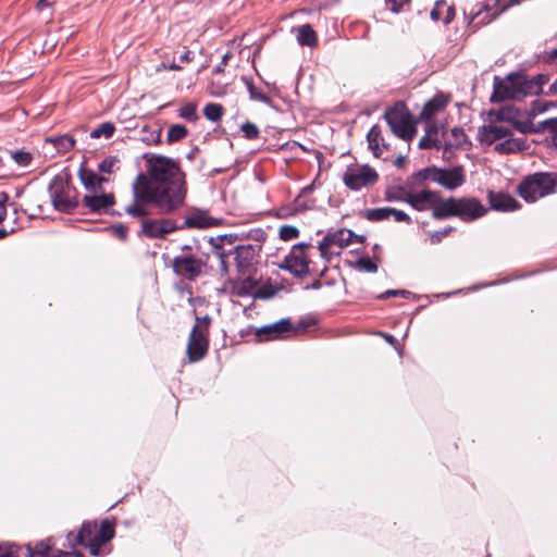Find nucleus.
Instances as JSON below:
<instances>
[{
	"label": "nucleus",
	"instance_id": "f257e3e1",
	"mask_svg": "<svg viewBox=\"0 0 557 557\" xmlns=\"http://www.w3.org/2000/svg\"><path fill=\"white\" fill-rule=\"evenodd\" d=\"M146 161L148 176L137 175L132 185L134 200L125 208L134 218L148 215V205L154 206L160 213H170L185 200V182L177 163L159 154L147 156Z\"/></svg>",
	"mask_w": 557,
	"mask_h": 557
},
{
	"label": "nucleus",
	"instance_id": "f03ea898",
	"mask_svg": "<svg viewBox=\"0 0 557 557\" xmlns=\"http://www.w3.org/2000/svg\"><path fill=\"white\" fill-rule=\"evenodd\" d=\"M548 83V76L539 74L529 77L524 74H509L500 79L495 78L492 100L502 101L506 99H522L527 96H536L543 91Z\"/></svg>",
	"mask_w": 557,
	"mask_h": 557
},
{
	"label": "nucleus",
	"instance_id": "7ed1b4c3",
	"mask_svg": "<svg viewBox=\"0 0 557 557\" xmlns=\"http://www.w3.org/2000/svg\"><path fill=\"white\" fill-rule=\"evenodd\" d=\"M494 116L488 124L478 129L476 138L482 145H495V151L500 154H510L528 148L523 137H513L507 121L498 119V111L491 113Z\"/></svg>",
	"mask_w": 557,
	"mask_h": 557
},
{
	"label": "nucleus",
	"instance_id": "20e7f679",
	"mask_svg": "<svg viewBox=\"0 0 557 557\" xmlns=\"http://www.w3.org/2000/svg\"><path fill=\"white\" fill-rule=\"evenodd\" d=\"M487 209L474 197L446 198L442 210L437 215H442V220L450 216H457L462 221H474L484 216Z\"/></svg>",
	"mask_w": 557,
	"mask_h": 557
},
{
	"label": "nucleus",
	"instance_id": "39448f33",
	"mask_svg": "<svg viewBox=\"0 0 557 557\" xmlns=\"http://www.w3.org/2000/svg\"><path fill=\"white\" fill-rule=\"evenodd\" d=\"M418 181H431L448 190H455L466 183L465 169L461 165L449 168L429 166L414 174Z\"/></svg>",
	"mask_w": 557,
	"mask_h": 557
},
{
	"label": "nucleus",
	"instance_id": "423d86ee",
	"mask_svg": "<svg viewBox=\"0 0 557 557\" xmlns=\"http://www.w3.org/2000/svg\"><path fill=\"white\" fill-rule=\"evenodd\" d=\"M519 195L528 202H534L547 195L557 193L556 173H536L522 181Z\"/></svg>",
	"mask_w": 557,
	"mask_h": 557
},
{
	"label": "nucleus",
	"instance_id": "0eeeda50",
	"mask_svg": "<svg viewBox=\"0 0 557 557\" xmlns=\"http://www.w3.org/2000/svg\"><path fill=\"white\" fill-rule=\"evenodd\" d=\"M384 119L397 137L409 141L416 136L417 129L413 125L412 116L404 103L398 102L389 108L385 112Z\"/></svg>",
	"mask_w": 557,
	"mask_h": 557
},
{
	"label": "nucleus",
	"instance_id": "6e6552de",
	"mask_svg": "<svg viewBox=\"0 0 557 557\" xmlns=\"http://www.w3.org/2000/svg\"><path fill=\"white\" fill-rule=\"evenodd\" d=\"M309 248L310 245L306 243L294 245L284 259L277 263V267L288 271L295 277H305L309 274L310 260L307 256V249Z\"/></svg>",
	"mask_w": 557,
	"mask_h": 557
},
{
	"label": "nucleus",
	"instance_id": "1a4fd4ad",
	"mask_svg": "<svg viewBox=\"0 0 557 557\" xmlns=\"http://www.w3.org/2000/svg\"><path fill=\"white\" fill-rule=\"evenodd\" d=\"M405 202L410 205L417 211H425L431 209L432 216L442 220V215L437 212L442 210L445 198H442L438 191L423 189L418 193L404 191Z\"/></svg>",
	"mask_w": 557,
	"mask_h": 557
},
{
	"label": "nucleus",
	"instance_id": "9d476101",
	"mask_svg": "<svg viewBox=\"0 0 557 557\" xmlns=\"http://www.w3.org/2000/svg\"><path fill=\"white\" fill-rule=\"evenodd\" d=\"M307 324L300 322L298 325H293L290 319H282L277 322L263 325L256 330L255 336L258 342H270L276 339L287 338L292 333L305 331Z\"/></svg>",
	"mask_w": 557,
	"mask_h": 557
},
{
	"label": "nucleus",
	"instance_id": "9b49d317",
	"mask_svg": "<svg viewBox=\"0 0 557 557\" xmlns=\"http://www.w3.org/2000/svg\"><path fill=\"white\" fill-rule=\"evenodd\" d=\"M377 180V172L367 164L349 166L343 175L344 184L355 191L374 185Z\"/></svg>",
	"mask_w": 557,
	"mask_h": 557
},
{
	"label": "nucleus",
	"instance_id": "f8f14e48",
	"mask_svg": "<svg viewBox=\"0 0 557 557\" xmlns=\"http://www.w3.org/2000/svg\"><path fill=\"white\" fill-rule=\"evenodd\" d=\"M355 234L346 228L337 230L333 233L326 234L319 243V250L323 258L329 259L331 256H338L341 250L347 247L351 242Z\"/></svg>",
	"mask_w": 557,
	"mask_h": 557
},
{
	"label": "nucleus",
	"instance_id": "ddd939ff",
	"mask_svg": "<svg viewBox=\"0 0 557 557\" xmlns=\"http://www.w3.org/2000/svg\"><path fill=\"white\" fill-rule=\"evenodd\" d=\"M172 267L176 275L194 280L202 274L206 262L190 255H181L172 260Z\"/></svg>",
	"mask_w": 557,
	"mask_h": 557
},
{
	"label": "nucleus",
	"instance_id": "4468645a",
	"mask_svg": "<svg viewBox=\"0 0 557 557\" xmlns=\"http://www.w3.org/2000/svg\"><path fill=\"white\" fill-rule=\"evenodd\" d=\"M236 239L237 236L233 234H226L210 238V244L213 248V253L220 261L219 269L222 276H227L230 273L227 264L228 250L225 249V244L227 243L228 245L232 246Z\"/></svg>",
	"mask_w": 557,
	"mask_h": 557
},
{
	"label": "nucleus",
	"instance_id": "2eb2a0df",
	"mask_svg": "<svg viewBox=\"0 0 557 557\" xmlns=\"http://www.w3.org/2000/svg\"><path fill=\"white\" fill-rule=\"evenodd\" d=\"M245 275L246 274H238L235 278L227 277L224 282V289L238 297L252 295L256 289L257 282L251 276Z\"/></svg>",
	"mask_w": 557,
	"mask_h": 557
},
{
	"label": "nucleus",
	"instance_id": "dca6fc26",
	"mask_svg": "<svg viewBox=\"0 0 557 557\" xmlns=\"http://www.w3.org/2000/svg\"><path fill=\"white\" fill-rule=\"evenodd\" d=\"M209 347L208 334L191 330L187 345V356L190 362L201 360Z\"/></svg>",
	"mask_w": 557,
	"mask_h": 557
},
{
	"label": "nucleus",
	"instance_id": "f3484780",
	"mask_svg": "<svg viewBox=\"0 0 557 557\" xmlns=\"http://www.w3.org/2000/svg\"><path fill=\"white\" fill-rule=\"evenodd\" d=\"M175 230L176 224L171 220H143L140 233L149 238H159Z\"/></svg>",
	"mask_w": 557,
	"mask_h": 557
},
{
	"label": "nucleus",
	"instance_id": "a211bd4d",
	"mask_svg": "<svg viewBox=\"0 0 557 557\" xmlns=\"http://www.w3.org/2000/svg\"><path fill=\"white\" fill-rule=\"evenodd\" d=\"M256 247L252 245H239L228 250V257L234 255L238 274H247L256 255Z\"/></svg>",
	"mask_w": 557,
	"mask_h": 557
},
{
	"label": "nucleus",
	"instance_id": "6ab92c4d",
	"mask_svg": "<svg viewBox=\"0 0 557 557\" xmlns=\"http://www.w3.org/2000/svg\"><path fill=\"white\" fill-rule=\"evenodd\" d=\"M220 223L219 219H215L208 214L206 211L197 210L186 216L183 227L187 228H209Z\"/></svg>",
	"mask_w": 557,
	"mask_h": 557
},
{
	"label": "nucleus",
	"instance_id": "aec40b11",
	"mask_svg": "<svg viewBox=\"0 0 557 557\" xmlns=\"http://www.w3.org/2000/svg\"><path fill=\"white\" fill-rule=\"evenodd\" d=\"M488 201L491 208L497 211H513L519 208L518 201L503 191H488Z\"/></svg>",
	"mask_w": 557,
	"mask_h": 557
},
{
	"label": "nucleus",
	"instance_id": "412c9836",
	"mask_svg": "<svg viewBox=\"0 0 557 557\" xmlns=\"http://www.w3.org/2000/svg\"><path fill=\"white\" fill-rule=\"evenodd\" d=\"M114 198L112 194H89L83 197V205L92 212H100L113 206Z\"/></svg>",
	"mask_w": 557,
	"mask_h": 557
},
{
	"label": "nucleus",
	"instance_id": "4be33fe9",
	"mask_svg": "<svg viewBox=\"0 0 557 557\" xmlns=\"http://www.w3.org/2000/svg\"><path fill=\"white\" fill-rule=\"evenodd\" d=\"M448 97L444 94H437L430 99L423 107L420 117L429 121L433 119L437 113L442 112L448 104Z\"/></svg>",
	"mask_w": 557,
	"mask_h": 557
},
{
	"label": "nucleus",
	"instance_id": "5701e85b",
	"mask_svg": "<svg viewBox=\"0 0 557 557\" xmlns=\"http://www.w3.org/2000/svg\"><path fill=\"white\" fill-rule=\"evenodd\" d=\"M96 532L97 523L86 522L82 525V529L76 536L77 544L88 546L90 554L94 556L98 555L97 543L94 541Z\"/></svg>",
	"mask_w": 557,
	"mask_h": 557
},
{
	"label": "nucleus",
	"instance_id": "b1692460",
	"mask_svg": "<svg viewBox=\"0 0 557 557\" xmlns=\"http://www.w3.org/2000/svg\"><path fill=\"white\" fill-rule=\"evenodd\" d=\"M498 119L500 121H507V124L510 126L511 133L512 129H517L522 134L533 132L531 122L517 120L513 110L510 108H502L500 110H498Z\"/></svg>",
	"mask_w": 557,
	"mask_h": 557
},
{
	"label": "nucleus",
	"instance_id": "393cba45",
	"mask_svg": "<svg viewBox=\"0 0 557 557\" xmlns=\"http://www.w3.org/2000/svg\"><path fill=\"white\" fill-rule=\"evenodd\" d=\"M368 147L372 151L373 156L380 158L386 149V144L382 137L381 128L374 125L370 128L367 134Z\"/></svg>",
	"mask_w": 557,
	"mask_h": 557
},
{
	"label": "nucleus",
	"instance_id": "a878e982",
	"mask_svg": "<svg viewBox=\"0 0 557 557\" xmlns=\"http://www.w3.org/2000/svg\"><path fill=\"white\" fill-rule=\"evenodd\" d=\"M430 15L433 21H443L444 24H449L455 17V9L451 5H447L445 0H438Z\"/></svg>",
	"mask_w": 557,
	"mask_h": 557
},
{
	"label": "nucleus",
	"instance_id": "bb28decb",
	"mask_svg": "<svg viewBox=\"0 0 557 557\" xmlns=\"http://www.w3.org/2000/svg\"><path fill=\"white\" fill-rule=\"evenodd\" d=\"M50 197L54 208L59 211L69 212L76 206L70 197L53 186L50 187Z\"/></svg>",
	"mask_w": 557,
	"mask_h": 557
},
{
	"label": "nucleus",
	"instance_id": "cd10ccee",
	"mask_svg": "<svg viewBox=\"0 0 557 557\" xmlns=\"http://www.w3.org/2000/svg\"><path fill=\"white\" fill-rule=\"evenodd\" d=\"M467 144L468 140L465 131L460 127H454L450 131L449 137L445 140L444 148L445 150H449L451 148H465Z\"/></svg>",
	"mask_w": 557,
	"mask_h": 557
},
{
	"label": "nucleus",
	"instance_id": "c85d7f7f",
	"mask_svg": "<svg viewBox=\"0 0 557 557\" xmlns=\"http://www.w3.org/2000/svg\"><path fill=\"white\" fill-rule=\"evenodd\" d=\"M79 176L85 188L92 191L101 188L102 183L106 182V178L98 176L92 171H82Z\"/></svg>",
	"mask_w": 557,
	"mask_h": 557
},
{
	"label": "nucleus",
	"instance_id": "c756f323",
	"mask_svg": "<svg viewBox=\"0 0 557 557\" xmlns=\"http://www.w3.org/2000/svg\"><path fill=\"white\" fill-rule=\"evenodd\" d=\"M297 40L301 46L312 47L317 44L315 32L309 24L299 26Z\"/></svg>",
	"mask_w": 557,
	"mask_h": 557
},
{
	"label": "nucleus",
	"instance_id": "7c9ffc66",
	"mask_svg": "<svg viewBox=\"0 0 557 557\" xmlns=\"http://www.w3.org/2000/svg\"><path fill=\"white\" fill-rule=\"evenodd\" d=\"M437 134V128L435 126H429L426 129V134L419 140L420 149H429V148H442L441 141L435 138Z\"/></svg>",
	"mask_w": 557,
	"mask_h": 557
},
{
	"label": "nucleus",
	"instance_id": "2f4dec72",
	"mask_svg": "<svg viewBox=\"0 0 557 557\" xmlns=\"http://www.w3.org/2000/svg\"><path fill=\"white\" fill-rule=\"evenodd\" d=\"M113 529L107 522H103L100 529L97 528V532L94 536V541L97 543L98 552L100 547L113 537Z\"/></svg>",
	"mask_w": 557,
	"mask_h": 557
},
{
	"label": "nucleus",
	"instance_id": "473e14b6",
	"mask_svg": "<svg viewBox=\"0 0 557 557\" xmlns=\"http://www.w3.org/2000/svg\"><path fill=\"white\" fill-rule=\"evenodd\" d=\"M364 218L371 222H379V221L387 220L391 218V208L382 207V208L368 209L364 212Z\"/></svg>",
	"mask_w": 557,
	"mask_h": 557
},
{
	"label": "nucleus",
	"instance_id": "72a5a7b5",
	"mask_svg": "<svg viewBox=\"0 0 557 557\" xmlns=\"http://www.w3.org/2000/svg\"><path fill=\"white\" fill-rule=\"evenodd\" d=\"M47 140L51 143L58 149V151L62 152L69 151L74 147L75 144V140L69 135L52 137Z\"/></svg>",
	"mask_w": 557,
	"mask_h": 557
},
{
	"label": "nucleus",
	"instance_id": "f704fd0d",
	"mask_svg": "<svg viewBox=\"0 0 557 557\" xmlns=\"http://www.w3.org/2000/svg\"><path fill=\"white\" fill-rule=\"evenodd\" d=\"M11 159L20 166L26 168L33 161V156L26 150H11L9 151Z\"/></svg>",
	"mask_w": 557,
	"mask_h": 557
},
{
	"label": "nucleus",
	"instance_id": "c9c22d12",
	"mask_svg": "<svg viewBox=\"0 0 557 557\" xmlns=\"http://www.w3.org/2000/svg\"><path fill=\"white\" fill-rule=\"evenodd\" d=\"M205 116L211 122H218L222 119L223 115V107L218 103H208L203 108Z\"/></svg>",
	"mask_w": 557,
	"mask_h": 557
},
{
	"label": "nucleus",
	"instance_id": "e433bc0d",
	"mask_svg": "<svg viewBox=\"0 0 557 557\" xmlns=\"http://www.w3.org/2000/svg\"><path fill=\"white\" fill-rule=\"evenodd\" d=\"M115 131V127L112 123H102L101 125H99L97 128H95L91 133H90V137L92 138H100V137H104V138H110L113 133Z\"/></svg>",
	"mask_w": 557,
	"mask_h": 557
},
{
	"label": "nucleus",
	"instance_id": "4c0bfd02",
	"mask_svg": "<svg viewBox=\"0 0 557 557\" xmlns=\"http://www.w3.org/2000/svg\"><path fill=\"white\" fill-rule=\"evenodd\" d=\"M187 135V128L184 125H172L168 131V141H178Z\"/></svg>",
	"mask_w": 557,
	"mask_h": 557
},
{
	"label": "nucleus",
	"instance_id": "58836bf2",
	"mask_svg": "<svg viewBox=\"0 0 557 557\" xmlns=\"http://www.w3.org/2000/svg\"><path fill=\"white\" fill-rule=\"evenodd\" d=\"M243 79H244V82L247 85V89H248L250 99L256 100V101H260V102H263V103H270L271 100H270V98L265 94H263L262 91L258 90L249 79H247L245 77Z\"/></svg>",
	"mask_w": 557,
	"mask_h": 557
},
{
	"label": "nucleus",
	"instance_id": "ea45409f",
	"mask_svg": "<svg viewBox=\"0 0 557 557\" xmlns=\"http://www.w3.org/2000/svg\"><path fill=\"white\" fill-rule=\"evenodd\" d=\"M178 115L182 119L194 122L197 120V107L196 104L188 102L182 106L178 110Z\"/></svg>",
	"mask_w": 557,
	"mask_h": 557
},
{
	"label": "nucleus",
	"instance_id": "a19ab883",
	"mask_svg": "<svg viewBox=\"0 0 557 557\" xmlns=\"http://www.w3.org/2000/svg\"><path fill=\"white\" fill-rule=\"evenodd\" d=\"M280 238L287 242L299 237V230L293 225H283L278 231Z\"/></svg>",
	"mask_w": 557,
	"mask_h": 557
},
{
	"label": "nucleus",
	"instance_id": "79ce46f5",
	"mask_svg": "<svg viewBox=\"0 0 557 557\" xmlns=\"http://www.w3.org/2000/svg\"><path fill=\"white\" fill-rule=\"evenodd\" d=\"M242 132L247 139H256L260 132L255 123L246 122L242 125Z\"/></svg>",
	"mask_w": 557,
	"mask_h": 557
},
{
	"label": "nucleus",
	"instance_id": "37998d69",
	"mask_svg": "<svg viewBox=\"0 0 557 557\" xmlns=\"http://www.w3.org/2000/svg\"><path fill=\"white\" fill-rule=\"evenodd\" d=\"M453 231V227H446L441 231L431 232L429 234V242L431 245H436L442 242L444 237H446L450 232Z\"/></svg>",
	"mask_w": 557,
	"mask_h": 557
},
{
	"label": "nucleus",
	"instance_id": "c03bdc74",
	"mask_svg": "<svg viewBox=\"0 0 557 557\" xmlns=\"http://www.w3.org/2000/svg\"><path fill=\"white\" fill-rule=\"evenodd\" d=\"M357 267L363 272L374 273L377 271V265L369 258H360L357 261Z\"/></svg>",
	"mask_w": 557,
	"mask_h": 557
},
{
	"label": "nucleus",
	"instance_id": "a18cd8bd",
	"mask_svg": "<svg viewBox=\"0 0 557 557\" xmlns=\"http://www.w3.org/2000/svg\"><path fill=\"white\" fill-rule=\"evenodd\" d=\"M209 325H210V318L208 315H205L201 318L197 317L196 323H195L193 330L208 334Z\"/></svg>",
	"mask_w": 557,
	"mask_h": 557
},
{
	"label": "nucleus",
	"instance_id": "49530a36",
	"mask_svg": "<svg viewBox=\"0 0 557 557\" xmlns=\"http://www.w3.org/2000/svg\"><path fill=\"white\" fill-rule=\"evenodd\" d=\"M117 162L116 158H107L99 164V171L103 173L111 174L114 171V166Z\"/></svg>",
	"mask_w": 557,
	"mask_h": 557
},
{
	"label": "nucleus",
	"instance_id": "de8ad7c7",
	"mask_svg": "<svg viewBox=\"0 0 557 557\" xmlns=\"http://www.w3.org/2000/svg\"><path fill=\"white\" fill-rule=\"evenodd\" d=\"M391 216H393L396 222H405L407 224L412 222L411 218L406 212L394 208H391Z\"/></svg>",
	"mask_w": 557,
	"mask_h": 557
},
{
	"label": "nucleus",
	"instance_id": "09e8293b",
	"mask_svg": "<svg viewBox=\"0 0 557 557\" xmlns=\"http://www.w3.org/2000/svg\"><path fill=\"white\" fill-rule=\"evenodd\" d=\"M408 295H410V292L405 290V289H388V290L384 292L383 294H381L379 296V298L380 299H386V298H389V297H393V296L407 297Z\"/></svg>",
	"mask_w": 557,
	"mask_h": 557
},
{
	"label": "nucleus",
	"instance_id": "8fccbe9b",
	"mask_svg": "<svg viewBox=\"0 0 557 557\" xmlns=\"http://www.w3.org/2000/svg\"><path fill=\"white\" fill-rule=\"evenodd\" d=\"M541 126L544 131L550 132L552 135L557 134V117L543 121Z\"/></svg>",
	"mask_w": 557,
	"mask_h": 557
},
{
	"label": "nucleus",
	"instance_id": "3c124183",
	"mask_svg": "<svg viewBox=\"0 0 557 557\" xmlns=\"http://www.w3.org/2000/svg\"><path fill=\"white\" fill-rule=\"evenodd\" d=\"M49 548H50L49 544L44 543V542L39 543L36 545L35 549L32 552V555H33V557H42L48 553Z\"/></svg>",
	"mask_w": 557,
	"mask_h": 557
},
{
	"label": "nucleus",
	"instance_id": "603ef678",
	"mask_svg": "<svg viewBox=\"0 0 557 557\" xmlns=\"http://www.w3.org/2000/svg\"><path fill=\"white\" fill-rule=\"evenodd\" d=\"M408 2L409 0H386V3L389 7V9L395 13L399 12L400 9Z\"/></svg>",
	"mask_w": 557,
	"mask_h": 557
},
{
	"label": "nucleus",
	"instance_id": "864d4df0",
	"mask_svg": "<svg viewBox=\"0 0 557 557\" xmlns=\"http://www.w3.org/2000/svg\"><path fill=\"white\" fill-rule=\"evenodd\" d=\"M404 189H401L399 193L387 190L386 191V200L388 201H404Z\"/></svg>",
	"mask_w": 557,
	"mask_h": 557
},
{
	"label": "nucleus",
	"instance_id": "5fc2aeb1",
	"mask_svg": "<svg viewBox=\"0 0 557 557\" xmlns=\"http://www.w3.org/2000/svg\"><path fill=\"white\" fill-rule=\"evenodd\" d=\"M232 57V53L231 52H227L223 55L222 58V62L215 66V69L213 70L214 73H221L224 71V66L226 65L228 59Z\"/></svg>",
	"mask_w": 557,
	"mask_h": 557
},
{
	"label": "nucleus",
	"instance_id": "6e6d98bb",
	"mask_svg": "<svg viewBox=\"0 0 557 557\" xmlns=\"http://www.w3.org/2000/svg\"><path fill=\"white\" fill-rule=\"evenodd\" d=\"M54 557H83L78 552H58Z\"/></svg>",
	"mask_w": 557,
	"mask_h": 557
},
{
	"label": "nucleus",
	"instance_id": "4d7b16f0",
	"mask_svg": "<svg viewBox=\"0 0 557 557\" xmlns=\"http://www.w3.org/2000/svg\"><path fill=\"white\" fill-rule=\"evenodd\" d=\"M114 232L120 238H122V239L126 238V227L125 226H123V225L114 226Z\"/></svg>",
	"mask_w": 557,
	"mask_h": 557
},
{
	"label": "nucleus",
	"instance_id": "13d9d810",
	"mask_svg": "<svg viewBox=\"0 0 557 557\" xmlns=\"http://www.w3.org/2000/svg\"><path fill=\"white\" fill-rule=\"evenodd\" d=\"M194 55L191 53V51L187 50L185 51L181 57H180V60L184 63H188L193 60Z\"/></svg>",
	"mask_w": 557,
	"mask_h": 557
},
{
	"label": "nucleus",
	"instance_id": "bf43d9fd",
	"mask_svg": "<svg viewBox=\"0 0 557 557\" xmlns=\"http://www.w3.org/2000/svg\"><path fill=\"white\" fill-rule=\"evenodd\" d=\"M50 5H52V1L51 0H39L37 2V8L39 10H44L45 8H48Z\"/></svg>",
	"mask_w": 557,
	"mask_h": 557
},
{
	"label": "nucleus",
	"instance_id": "052dcab7",
	"mask_svg": "<svg viewBox=\"0 0 557 557\" xmlns=\"http://www.w3.org/2000/svg\"><path fill=\"white\" fill-rule=\"evenodd\" d=\"M0 557H14L13 552L0 545Z\"/></svg>",
	"mask_w": 557,
	"mask_h": 557
},
{
	"label": "nucleus",
	"instance_id": "680f3d73",
	"mask_svg": "<svg viewBox=\"0 0 557 557\" xmlns=\"http://www.w3.org/2000/svg\"><path fill=\"white\" fill-rule=\"evenodd\" d=\"M160 136H161V129L158 128V129L152 132L150 140L153 141V143H158L160 140Z\"/></svg>",
	"mask_w": 557,
	"mask_h": 557
},
{
	"label": "nucleus",
	"instance_id": "e2e57ef3",
	"mask_svg": "<svg viewBox=\"0 0 557 557\" xmlns=\"http://www.w3.org/2000/svg\"><path fill=\"white\" fill-rule=\"evenodd\" d=\"M161 66H162L163 69H169V70H172V71H178V70H181V66H180V65H177L176 63H171V64H169V65H166L165 63H162V64H161Z\"/></svg>",
	"mask_w": 557,
	"mask_h": 557
},
{
	"label": "nucleus",
	"instance_id": "0e129e2a",
	"mask_svg": "<svg viewBox=\"0 0 557 557\" xmlns=\"http://www.w3.org/2000/svg\"><path fill=\"white\" fill-rule=\"evenodd\" d=\"M548 60L550 62H556L557 63V48L556 49H553L549 53H548Z\"/></svg>",
	"mask_w": 557,
	"mask_h": 557
},
{
	"label": "nucleus",
	"instance_id": "69168bd1",
	"mask_svg": "<svg viewBox=\"0 0 557 557\" xmlns=\"http://www.w3.org/2000/svg\"><path fill=\"white\" fill-rule=\"evenodd\" d=\"M7 216V208L5 206L0 205V223L5 219Z\"/></svg>",
	"mask_w": 557,
	"mask_h": 557
},
{
	"label": "nucleus",
	"instance_id": "338daca9",
	"mask_svg": "<svg viewBox=\"0 0 557 557\" xmlns=\"http://www.w3.org/2000/svg\"><path fill=\"white\" fill-rule=\"evenodd\" d=\"M549 94L557 95V79L549 87Z\"/></svg>",
	"mask_w": 557,
	"mask_h": 557
},
{
	"label": "nucleus",
	"instance_id": "774afa93",
	"mask_svg": "<svg viewBox=\"0 0 557 557\" xmlns=\"http://www.w3.org/2000/svg\"><path fill=\"white\" fill-rule=\"evenodd\" d=\"M8 200V195L5 193H0V205L4 206Z\"/></svg>",
	"mask_w": 557,
	"mask_h": 557
}]
</instances>
